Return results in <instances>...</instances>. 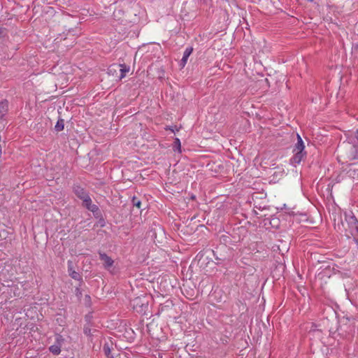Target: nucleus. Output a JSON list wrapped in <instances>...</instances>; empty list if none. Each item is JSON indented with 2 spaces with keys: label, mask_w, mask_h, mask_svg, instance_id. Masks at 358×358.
Masks as SVG:
<instances>
[{
  "label": "nucleus",
  "mask_w": 358,
  "mask_h": 358,
  "mask_svg": "<svg viewBox=\"0 0 358 358\" xmlns=\"http://www.w3.org/2000/svg\"><path fill=\"white\" fill-rule=\"evenodd\" d=\"M297 141L294 144L292 150L293 156L290 158L289 162L292 165L296 166V164H299L302 160H303L307 155V152L305 151V145L303 141L299 134H296Z\"/></svg>",
  "instance_id": "obj_1"
},
{
  "label": "nucleus",
  "mask_w": 358,
  "mask_h": 358,
  "mask_svg": "<svg viewBox=\"0 0 358 358\" xmlns=\"http://www.w3.org/2000/svg\"><path fill=\"white\" fill-rule=\"evenodd\" d=\"M345 220L348 224V227L354 241L357 245L358 252V220L352 212L345 213Z\"/></svg>",
  "instance_id": "obj_2"
},
{
  "label": "nucleus",
  "mask_w": 358,
  "mask_h": 358,
  "mask_svg": "<svg viewBox=\"0 0 358 358\" xmlns=\"http://www.w3.org/2000/svg\"><path fill=\"white\" fill-rule=\"evenodd\" d=\"M131 305L137 313L146 315V311L148 309V297L145 296L136 297L131 301Z\"/></svg>",
  "instance_id": "obj_3"
},
{
  "label": "nucleus",
  "mask_w": 358,
  "mask_h": 358,
  "mask_svg": "<svg viewBox=\"0 0 358 358\" xmlns=\"http://www.w3.org/2000/svg\"><path fill=\"white\" fill-rule=\"evenodd\" d=\"M99 259L103 262V267L108 271L110 273L115 274V272L111 269L114 264V260L109 257L106 252L101 250L98 251Z\"/></svg>",
  "instance_id": "obj_4"
},
{
  "label": "nucleus",
  "mask_w": 358,
  "mask_h": 358,
  "mask_svg": "<svg viewBox=\"0 0 358 358\" xmlns=\"http://www.w3.org/2000/svg\"><path fill=\"white\" fill-rule=\"evenodd\" d=\"M227 250V251H229L230 253H231V249L228 248L226 245H223L220 249H217L215 251L213 250V255L215 257V259L217 261V264H218V265L224 264L225 262H229L230 261L229 255H222L221 253L219 254L220 250Z\"/></svg>",
  "instance_id": "obj_5"
},
{
  "label": "nucleus",
  "mask_w": 358,
  "mask_h": 358,
  "mask_svg": "<svg viewBox=\"0 0 358 358\" xmlns=\"http://www.w3.org/2000/svg\"><path fill=\"white\" fill-rule=\"evenodd\" d=\"M64 342V338L60 334H57L55 336V342L53 345L49 347V351L54 355H58L61 352L62 344Z\"/></svg>",
  "instance_id": "obj_6"
},
{
  "label": "nucleus",
  "mask_w": 358,
  "mask_h": 358,
  "mask_svg": "<svg viewBox=\"0 0 358 358\" xmlns=\"http://www.w3.org/2000/svg\"><path fill=\"white\" fill-rule=\"evenodd\" d=\"M67 265H68V273H69V276L71 278H72L73 279L79 281L80 286H82L83 284L84 283L83 277L78 272L76 271L73 269V262L71 260H69L67 262Z\"/></svg>",
  "instance_id": "obj_7"
},
{
  "label": "nucleus",
  "mask_w": 358,
  "mask_h": 358,
  "mask_svg": "<svg viewBox=\"0 0 358 358\" xmlns=\"http://www.w3.org/2000/svg\"><path fill=\"white\" fill-rule=\"evenodd\" d=\"M73 191L76 196L81 200L90 195L89 193L79 185H74Z\"/></svg>",
  "instance_id": "obj_8"
},
{
  "label": "nucleus",
  "mask_w": 358,
  "mask_h": 358,
  "mask_svg": "<svg viewBox=\"0 0 358 358\" xmlns=\"http://www.w3.org/2000/svg\"><path fill=\"white\" fill-rule=\"evenodd\" d=\"M9 102L7 99L0 101V120L5 118L8 112Z\"/></svg>",
  "instance_id": "obj_9"
},
{
  "label": "nucleus",
  "mask_w": 358,
  "mask_h": 358,
  "mask_svg": "<svg viewBox=\"0 0 358 358\" xmlns=\"http://www.w3.org/2000/svg\"><path fill=\"white\" fill-rule=\"evenodd\" d=\"M192 52H193L192 47L186 48V49L185 50V51L183 52L182 58L181 59V60L180 61V63H179V66H180V68L182 69L185 67V66L186 65V64L187 62V59H188L189 57L190 56V55L192 53Z\"/></svg>",
  "instance_id": "obj_10"
},
{
  "label": "nucleus",
  "mask_w": 358,
  "mask_h": 358,
  "mask_svg": "<svg viewBox=\"0 0 358 358\" xmlns=\"http://www.w3.org/2000/svg\"><path fill=\"white\" fill-rule=\"evenodd\" d=\"M355 138L357 140V144H355L352 146L350 151V158L352 159H357L358 160V129L356 131Z\"/></svg>",
  "instance_id": "obj_11"
},
{
  "label": "nucleus",
  "mask_w": 358,
  "mask_h": 358,
  "mask_svg": "<svg viewBox=\"0 0 358 358\" xmlns=\"http://www.w3.org/2000/svg\"><path fill=\"white\" fill-rule=\"evenodd\" d=\"M120 66L119 71L120 74L117 76L118 80H121L126 76L127 73H128L130 70V66L127 65L126 64H118Z\"/></svg>",
  "instance_id": "obj_12"
},
{
  "label": "nucleus",
  "mask_w": 358,
  "mask_h": 358,
  "mask_svg": "<svg viewBox=\"0 0 358 358\" xmlns=\"http://www.w3.org/2000/svg\"><path fill=\"white\" fill-rule=\"evenodd\" d=\"M119 68L120 66H118V64H113L108 66V73L117 77V76H119L117 73V71H119Z\"/></svg>",
  "instance_id": "obj_13"
},
{
  "label": "nucleus",
  "mask_w": 358,
  "mask_h": 358,
  "mask_svg": "<svg viewBox=\"0 0 358 358\" xmlns=\"http://www.w3.org/2000/svg\"><path fill=\"white\" fill-rule=\"evenodd\" d=\"M345 326V324L341 325L339 329H337V330L345 331L346 336H352L355 333V326L349 325L347 329H343Z\"/></svg>",
  "instance_id": "obj_14"
},
{
  "label": "nucleus",
  "mask_w": 358,
  "mask_h": 358,
  "mask_svg": "<svg viewBox=\"0 0 358 358\" xmlns=\"http://www.w3.org/2000/svg\"><path fill=\"white\" fill-rule=\"evenodd\" d=\"M92 327V325L85 324L83 327L84 334L87 336L91 341L93 340L92 330L91 329Z\"/></svg>",
  "instance_id": "obj_15"
},
{
  "label": "nucleus",
  "mask_w": 358,
  "mask_h": 358,
  "mask_svg": "<svg viewBox=\"0 0 358 358\" xmlns=\"http://www.w3.org/2000/svg\"><path fill=\"white\" fill-rule=\"evenodd\" d=\"M64 129V120L59 117L55 125V130L57 132L62 131Z\"/></svg>",
  "instance_id": "obj_16"
},
{
  "label": "nucleus",
  "mask_w": 358,
  "mask_h": 358,
  "mask_svg": "<svg viewBox=\"0 0 358 358\" xmlns=\"http://www.w3.org/2000/svg\"><path fill=\"white\" fill-rule=\"evenodd\" d=\"M131 203H132L133 206L136 207L141 211L143 210V208H141L142 203L138 197L134 196L131 199Z\"/></svg>",
  "instance_id": "obj_17"
},
{
  "label": "nucleus",
  "mask_w": 358,
  "mask_h": 358,
  "mask_svg": "<svg viewBox=\"0 0 358 358\" xmlns=\"http://www.w3.org/2000/svg\"><path fill=\"white\" fill-rule=\"evenodd\" d=\"M87 209L92 213L94 217H96V215H99V214L102 213L99 206L95 204H92Z\"/></svg>",
  "instance_id": "obj_18"
},
{
  "label": "nucleus",
  "mask_w": 358,
  "mask_h": 358,
  "mask_svg": "<svg viewBox=\"0 0 358 358\" xmlns=\"http://www.w3.org/2000/svg\"><path fill=\"white\" fill-rule=\"evenodd\" d=\"M94 218L98 220L97 226H99L100 227H104L106 226V220L103 217L102 213L99 214V215H96V217H94Z\"/></svg>",
  "instance_id": "obj_19"
},
{
  "label": "nucleus",
  "mask_w": 358,
  "mask_h": 358,
  "mask_svg": "<svg viewBox=\"0 0 358 358\" xmlns=\"http://www.w3.org/2000/svg\"><path fill=\"white\" fill-rule=\"evenodd\" d=\"M173 150L174 152L178 151L181 152V143L180 140L178 138H176L173 144Z\"/></svg>",
  "instance_id": "obj_20"
},
{
  "label": "nucleus",
  "mask_w": 358,
  "mask_h": 358,
  "mask_svg": "<svg viewBox=\"0 0 358 358\" xmlns=\"http://www.w3.org/2000/svg\"><path fill=\"white\" fill-rule=\"evenodd\" d=\"M113 346V343H108V342H106L103 345V352L104 353L105 355H108V353H110L111 352V350H112V347Z\"/></svg>",
  "instance_id": "obj_21"
},
{
  "label": "nucleus",
  "mask_w": 358,
  "mask_h": 358,
  "mask_svg": "<svg viewBox=\"0 0 358 358\" xmlns=\"http://www.w3.org/2000/svg\"><path fill=\"white\" fill-rule=\"evenodd\" d=\"M82 201H83V206L85 207L86 209L88 208L90 206H91L93 204L92 199L90 198V195H88L87 196H86L85 198L82 199Z\"/></svg>",
  "instance_id": "obj_22"
},
{
  "label": "nucleus",
  "mask_w": 358,
  "mask_h": 358,
  "mask_svg": "<svg viewBox=\"0 0 358 358\" xmlns=\"http://www.w3.org/2000/svg\"><path fill=\"white\" fill-rule=\"evenodd\" d=\"M75 294L77 296L78 299L80 301L83 296V292L80 284L75 288Z\"/></svg>",
  "instance_id": "obj_23"
},
{
  "label": "nucleus",
  "mask_w": 358,
  "mask_h": 358,
  "mask_svg": "<svg viewBox=\"0 0 358 358\" xmlns=\"http://www.w3.org/2000/svg\"><path fill=\"white\" fill-rule=\"evenodd\" d=\"M92 318H93L92 313H89L87 315H85V321L86 322L85 324L93 325Z\"/></svg>",
  "instance_id": "obj_24"
},
{
  "label": "nucleus",
  "mask_w": 358,
  "mask_h": 358,
  "mask_svg": "<svg viewBox=\"0 0 358 358\" xmlns=\"http://www.w3.org/2000/svg\"><path fill=\"white\" fill-rule=\"evenodd\" d=\"M85 305L86 307H91L92 306V299L91 296L89 294H86L85 296Z\"/></svg>",
  "instance_id": "obj_25"
},
{
  "label": "nucleus",
  "mask_w": 358,
  "mask_h": 358,
  "mask_svg": "<svg viewBox=\"0 0 358 358\" xmlns=\"http://www.w3.org/2000/svg\"><path fill=\"white\" fill-rule=\"evenodd\" d=\"M168 308H170V302L166 301L165 304H161L159 308V311H164Z\"/></svg>",
  "instance_id": "obj_26"
},
{
  "label": "nucleus",
  "mask_w": 358,
  "mask_h": 358,
  "mask_svg": "<svg viewBox=\"0 0 358 358\" xmlns=\"http://www.w3.org/2000/svg\"><path fill=\"white\" fill-rule=\"evenodd\" d=\"M122 355L120 352L115 353V355H111L109 358H122Z\"/></svg>",
  "instance_id": "obj_27"
},
{
  "label": "nucleus",
  "mask_w": 358,
  "mask_h": 358,
  "mask_svg": "<svg viewBox=\"0 0 358 358\" xmlns=\"http://www.w3.org/2000/svg\"><path fill=\"white\" fill-rule=\"evenodd\" d=\"M278 220L277 219H272L271 221V224L274 227V226H278Z\"/></svg>",
  "instance_id": "obj_28"
},
{
  "label": "nucleus",
  "mask_w": 358,
  "mask_h": 358,
  "mask_svg": "<svg viewBox=\"0 0 358 358\" xmlns=\"http://www.w3.org/2000/svg\"><path fill=\"white\" fill-rule=\"evenodd\" d=\"M165 130L166 131H171L172 132H175L174 128H173V127H170V126H166L165 127Z\"/></svg>",
  "instance_id": "obj_29"
},
{
  "label": "nucleus",
  "mask_w": 358,
  "mask_h": 358,
  "mask_svg": "<svg viewBox=\"0 0 358 358\" xmlns=\"http://www.w3.org/2000/svg\"><path fill=\"white\" fill-rule=\"evenodd\" d=\"M4 29L0 27V37L3 35Z\"/></svg>",
  "instance_id": "obj_30"
},
{
  "label": "nucleus",
  "mask_w": 358,
  "mask_h": 358,
  "mask_svg": "<svg viewBox=\"0 0 358 358\" xmlns=\"http://www.w3.org/2000/svg\"><path fill=\"white\" fill-rule=\"evenodd\" d=\"M115 355V353H112V352H110V353H108V355H105V356H106L107 358H109V357H111V355Z\"/></svg>",
  "instance_id": "obj_31"
},
{
  "label": "nucleus",
  "mask_w": 358,
  "mask_h": 358,
  "mask_svg": "<svg viewBox=\"0 0 358 358\" xmlns=\"http://www.w3.org/2000/svg\"><path fill=\"white\" fill-rule=\"evenodd\" d=\"M191 199L194 200V199H196V196L194 195H193V196H191Z\"/></svg>",
  "instance_id": "obj_32"
},
{
  "label": "nucleus",
  "mask_w": 358,
  "mask_h": 358,
  "mask_svg": "<svg viewBox=\"0 0 358 358\" xmlns=\"http://www.w3.org/2000/svg\"><path fill=\"white\" fill-rule=\"evenodd\" d=\"M329 332H330V334H333V331H332L331 329H329ZM334 333H335V331L334 332Z\"/></svg>",
  "instance_id": "obj_33"
},
{
  "label": "nucleus",
  "mask_w": 358,
  "mask_h": 358,
  "mask_svg": "<svg viewBox=\"0 0 358 358\" xmlns=\"http://www.w3.org/2000/svg\"><path fill=\"white\" fill-rule=\"evenodd\" d=\"M226 236H222V238H223L224 241H226V238H224Z\"/></svg>",
  "instance_id": "obj_34"
},
{
  "label": "nucleus",
  "mask_w": 358,
  "mask_h": 358,
  "mask_svg": "<svg viewBox=\"0 0 358 358\" xmlns=\"http://www.w3.org/2000/svg\"><path fill=\"white\" fill-rule=\"evenodd\" d=\"M307 1H309V2H313V0H307Z\"/></svg>",
  "instance_id": "obj_35"
},
{
  "label": "nucleus",
  "mask_w": 358,
  "mask_h": 358,
  "mask_svg": "<svg viewBox=\"0 0 358 358\" xmlns=\"http://www.w3.org/2000/svg\"><path fill=\"white\" fill-rule=\"evenodd\" d=\"M357 177H358V173H357Z\"/></svg>",
  "instance_id": "obj_36"
}]
</instances>
